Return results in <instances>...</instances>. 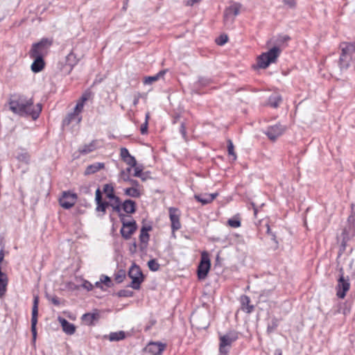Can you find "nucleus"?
<instances>
[{
    "label": "nucleus",
    "instance_id": "nucleus-23",
    "mask_svg": "<svg viewBox=\"0 0 355 355\" xmlns=\"http://www.w3.org/2000/svg\"><path fill=\"white\" fill-rule=\"evenodd\" d=\"M104 166V164L101 162H96L94 164L89 165L85 171V175H87L95 173L99 170L103 168Z\"/></svg>",
    "mask_w": 355,
    "mask_h": 355
},
{
    "label": "nucleus",
    "instance_id": "nucleus-13",
    "mask_svg": "<svg viewBox=\"0 0 355 355\" xmlns=\"http://www.w3.org/2000/svg\"><path fill=\"white\" fill-rule=\"evenodd\" d=\"M169 217L171 222V229L173 232L177 231L181 228L180 221V214L178 209L170 207L168 209Z\"/></svg>",
    "mask_w": 355,
    "mask_h": 355
},
{
    "label": "nucleus",
    "instance_id": "nucleus-36",
    "mask_svg": "<svg viewBox=\"0 0 355 355\" xmlns=\"http://www.w3.org/2000/svg\"><path fill=\"white\" fill-rule=\"evenodd\" d=\"M227 151H228L229 155H231L233 157V160H236V155L234 152V147L233 143H232V140H230V139L227 140Z\"/></svg>",
    "mask_w": 355,
    "mask_h": 355
},
{
    "label": "nucleus",
    "instance_id": "nucleus-24",
    "mask_svg": "<svg viewBox=\"0 0 355 355\" xmlns=\"http://www.w3.org/2000/svg\"><path fill=\"white\" fill-rule=\"evenodd\" d=\"M250 297L247 295H242L241 297L242 309L248 313H251L254 309V306L250 305Z\"/></svg>",
    "mask_w": 355,
    "mask_h": 355
},
{
    "label": "nucleus",
    "instance_id": "nucleus-45",
    "mask_svg": "<svg viewBox=\"0 0 355 355\" xmlns=\"http://www.w3.org/2000/svg\"><path fill=\"white\" fill-rule=\"evenodd\" d=\"M84 104L83 102H78L76 107H74L73 112L80 115L81 112L83 110Z\"/></svg>",
    "mask_w": 355,
    "mask_h": 355
},
{
    "label": "nucleus",
    "instance_id": "nucleus-57",
    "mask_svg": "<svg viewBox=\"0 0 355 355\" xmlns=\"http://www.w3.org/2000/svg\"><path fill=\"white\" fill-rule=\"evenodd\" d=\"M217 196H218V193H214L208 194V196H207V197L209 198V199L210 200V202H211L216 198Z\"/></svg>",
    "mask_w": 355,
    "mask_h": 355
},
{
    "label": "nucleus",
    "instance_id": "nucleus-58",
    "mask_svg": "<svg viewBox=\"0 0 355 355\" xmlns=\"http://www.w3.org/2000/svg\"><path fill=\"white\" fill-rule=\"evenodd\" d=\"M88 98H89V95L87 94H85L82 96L81 98L80 99V101L83 102V103L84 104L85 102L88 100Z\"/></svg>",
    "mask_w": 355,
    "mask_h": 355
},
{
    "label": "nucleus",
    "instance_id": "nucleus-54",
    "mask_svg": "<svg viewBox=\"0 0 355 355\" xmlns=\"http://www.w3.org/2000/svg\"><path fill=\"white\" fill-rule=\"evenodd\" d=\"M140 131L142 135H145L148 132V122H144L140 128Z\"/></svg>",
    "mask_w": 355,
    "mask_h": 355
},
{
    "label": "nucleus",
    "instance_id": "nucleus-2",
    "mask_svg": "<svg viewBox=\"0 0 355 355\" xmlns=\"http://www.w3.org/2000/svg\"><path fill=\"white\" fill-rule=\"evenodd\" d=\"M280 53L281 49L278 46H274L268 51L263 53L257 58V66L261 69L267 68L270 64L276 62Z\"/></svg>",
    "mask_w": 355,
    "mask_h": 355
},
{
    "label": "nucleus",
    "instance_id": "nucleus-17",
    "mask_svg": "<svg viewBox=\"0 0 355 355\" xmlns=\"http://www.w3.org/2000/svg\"><path fill=\"white\" fill-rule=\"evenodd\" d=\"M98 141L93 140L88 144H85L78 148V152L82 155H87L93 152L98 148Z\"/></svg>",
    "mask_w": 355,
    "mask_h": 355
},
{
    "label": "nucleus",
    "instance_id": "nucleus-3",
    "mask_svg": "<svg viewBox=\"0 0 355 355\" xmlns=\"http://www.w3.org/2000/svg\"><path fill=\"white\" fill-rule=\"evenodd\" d=\"M51 45L52 40L43 38L39 42L33 44L30 51V55L43 58L48 53Z\"/></svg>",
    "mask_w": 355,
    "mask_h": 355
},
{
    "label": "nucleus",
    "instance_id": "nucleus-1",
    "mask_svg": "<svg viewBox=\"0 0 355 355\" xmlns=\"http://www.w3.org/2000/svg\"><path fill=\"white\" fill-rule=\"evenodd\" d=\"M8 104L13 113L21 116H31L33 120L39 117L42 111L41 104L38 103L35 107L32 98H28L23 95H11Z\"/></svg>",
    "mask_w": 355,
    "mask_h": 355
},
{
    "label": "nucleus",
    "instance_id": "nucleus-42",
    "mask_svg": "<svg viewBox=\"0 0 355 355\" xmlns=\"http://www.w3.org/2000/svg\"><path fill=\"white\" fill-rule=\"evenodd\" d=\"M228 40V37L227 35H221L216 40V42L218 45L223 46L224 45Z\"/></svg>",
    "mask_w": 355,
    "mask_h": 355
},
{
    "label": "nucleus",
    "instance_id": "nucleus-63",
    "mask_svg": "<svg viewBox=\"0 0 355 355\" xmlns=\"http://www.w3.org/2000/svg\"><path fill=\"white\" fill-rule=\"evenodd\" d=\"M137 250V243L136 242H134L130 248V250L131 252H135Z\"/></svg>",
    "mask_w": 355,
    "mask_h": 355
},
{
    "label": "nucleus",
    "instance_id": "nucleus-51",
    "mask_svg": "<svg viewBox=\"0 0 355 355\" xmlns=\"http://www.w3.org/2000/svg\"><path fill=\"white\" fill-rule=\"evenodd\" d=\"M180 132L181 135H182L183 138L184 139H187V132H186V127L185 123L184 122L181 123L180 128Z\"/></svg>",
    "mask_w": 355,
    "mask_h": 355
},
{
    "label": "nucleus",
    "instance_id": "nucleus-31",
    "mask_svg": "<svg viewBox=\"0 0 355 355\" xmlns=\"http://www.w3.org/2000/svg\"><path fill=\"white\" fill-rule=\"evenodd\" d=\"M77 63V60L75 54L73 53H69L66 57V64L69 66L70 69Z\"/></svg>",
    "mask_w": 355,
    "mask_h": 355
},
{
    "label": "nucleus",
    "instance_id": "nucleus-64",
    "mask_svg": "<svg viewBox=\"0 0 355 355\" xmlns=\"http://www.w3.org/2000/svg\"><path fill=\"white\" fill-rule=\"evenodd\" d=\"M274 355H282V352L280 349H277L275 351V354Z\"/></svg>",
    "mask_w": 355,
    "mask_h": 355
},
{
    "label": "nucleus",
    "instance_id": "nucleus-20",
    "mask_svg": "<svg viewBox=\"0 0 355 355\" xmlns=\"http://www.w3.org/2000/svg\"><path fill=\"white\" fill-rule=\"evenodd\" d=\"M82 120V116L73 112L72 113L69 114L67 117L63 120V125H67L72 122H75L76 124L79 123Z\"/></svg>",
    "mask_w": 355,
    "mask_h": 355
},
{
    "label": "nucleus",
    "instance_id": "nucleus-4",
    "mask_svg": "<svg viewBox=\"0 0 355 355\" xmlns=\"http://www.w3.org/2000/svg\"><path fill=\"white\" fill-rule=\"evenodd\" d=\"M120 220L122 223V227L120 230L121 236L125 240L129 239L137 229V225L135 220L126 221L124 214L119 215Z\"/></svg>",
    "mask_w": 355,
    "mask_h": 355
},
{
    "label": "nucleus",
    "instance_id": "nucleus-62",
    "mask_svg": "<svg viewBox=\"0 0 355 355\" xmlns=\"http://www.w3.org/2000/svg\"><path fill=\"white\" fill-rule=\"evenodd\" d=\"M139 100V95L137 94V95H136L135 96V98L133 100V105H134V106H136L138 104Z\"/></svg>",
    "mask_w": 355,
    "mask_h": 355
},
{
    "label": "nucleus",
    "instance_id": "nucleus-32",
    "mask_svg": "<svg viewBox=\"0 0 355 355\" xmlns=\"http://www.w3.org/2000/svg\"><path fill=\"white\" fill-rule=\"evenodd\" d=\"M278 325H279V320L276 318H273L271 320L270 322H269L268 324L267 332L268 334L273 332L276 329V328L277 327Z\"/></svg>",
    "mask_w": 355,
    "mask_h": 355
},
{
    "label": "nucleus",
    "instance_id": "nucleus-9",
    "mask_svg": "<svg viewBox=\"0 0 355 355\" xmlns=\"http://www.w3.org/2000/svg\"><path fill=\"white\" fill-rule=\"evenodd\" d=\"M349 288L350 283L349 277H345L343 275H341L338 280V284L336 286V295L339 298L343 299Z\"/></svg>",
    "mask_w": 355,
    "mask_h": 355
},
{
    "label": "nucleus",
    "instance_id": "nucleus-33",
    "mask_svg": "<svg viewBox=\"0 0 355 355\" xmlns=\"http://www.w3.org/2000/svg\"><path fill=\"white\" fill-rule=\"evenodd\" d=\"M30 155L26 152L19 153L17 156V159L19 162L25 163L26 164H28L30 163Z\"/></svg>",
    "mask_w": 355,
    "mask_h": 355
},
{
    "label": "nucleus",
    "instance_id": "nucleus-44",
    "mask_svg": "<svg viewBox=\"0 0 355 355\" xmlns=\"http://www.w3.org/2000/svg\"><path fill=\"white\" fill-rule=\"evenodd\" d=\"M100 280L102 284H105L107 287L111 286L112 282L109 277H107L106 275H102Z\"/></svg>",
    "mask_w": 355,
    "mask_h": 355
},
{
    "label": "nucleus",
    "instance_id": "nucleus-28",
    "mask_svg": "<svg viewBox=\"0 0 355 355\" xmlns=\"http://www.w3.org/2000/svg\"><path fill=\"white\" fill-rule=\"evenodd\" d=\"M125 338V333L123 331L110 333L109 339L110 341H119Z\"/></svg>",
    "mask_w": 355,
    "mask_h": 355
},
{
    "label": "nucleus",
    "instance_id": "nucleus-19",
    "mask_svg": "<svg viewBox=\"0 0 355 355\" xmlns=\"http://www.w3.org/2000/svg\"><path fill=\"white\" fill-rule=\"evenodd\" d=\"M34 58V62L31 65V69L35 73H38L42 70L44 67L43 58L37 56H31Z\"/></svg>",
    "mask_w": 355,
    "mask_h": 355
},
{
    "label": "nucleus",
    "instance_id": "nucleus-10",
    "mask_svg": "<svg viewBox=\"0 0 355 355\" xmlns=\"http://www.w3.org/2000/svg\"><path fill=\"white\" fill-rule=\"evenodd\" d=\"M76 199V194L64 191L62 197L59 199V202L62 207L68 209L75 205Z\"/></svg>",
    "mask_w": 355,
    "mask_h": 355
},
{
    "label": "nucleus",
    "instance_id": "nucleus-56",
    "mask_svg": "<svg viewBox=\"0 0 355 355\" xmlns=\"http://www.w3.org/2000/svg\"><path fill=\"white\" fill-rule=\"evenodd\" d=\"M128 182H130V183L132 185V187H136V188H137V187L139 186V184L138 181H137V180H136L130 179V180L128 181Z\"/></svg>",
    "mask_w": 355,
    "mask_h": 355
},
{
    "label": "nucleus",
    "instance_id": "nucleus-46",
    "mask_svg": "<svg viewBox=\"0 0 355 355\" xmlns=\"http://www.w3.org/2000/svg\"><path fill=\"white\" fill-rule=\"evenodd\" d=\"M130 155H131L129 153V151L128 150L127 148H121L120 156L123 160L125 159V158L128 157Z\"/></svg>",
    "mask_w": 355,
    "mask_h": 355
},
{
    "label": "nucleus",
    "instance_id": "nucleus-53",
    "mask_svg": "<svg viewBox=\"0 0 355 355\" xmlns=\"http://www.w3.org/2000/svg\"><path fill=\"white\" fill-rule=\"evenodd\" d=\"M83 287L87 291H92L94 286L88 281H85L83 284Z\"/></svg>",
    "mask_w": 355,
    "mask_h": 355
},
{
    "label": "nucleus",
    "instance_id": "nucleus-12",
    "mask_svg": "<svg viewBox=\"0 0 355 355\" xmlns=\"http://www.w3.org/2000/svg\"><path fill=\"white\" fill-rule=\"evenodd\" d=\"M284 131L285 127L278 123L268 127L265 133L270 140L275 141L278 137L281 136Z\"/></svg>",
    "mask_w": 355,
    "mask_h": 355
},
{
    "label": "nucleus",
    "instance_id": "nucleus-26",
    "mask_svg": "<svg viewBox=\"0 0 355 355\" xmlns=\"http://www.w3.org/2000/svg\"><path fill=\"white\" fill-rule=\"evenodd\" d=\"M282 96L279 94H275V95H272L269 97L268 104L274 108H277L279 107V105L282 103Z\"/></svg>",
    "mask_w": 355,
    "mask_h": 355
},
{
    "label": "nucleus",
    "instance_id": "nucleus-55",
    "mask_svg": "<svg viewBox=\"0 0 355 355\" xmlns=\"http://www.w3.org/2000/svg\"><path fill=\"white\" fill-rule=\"evenodd\" d=\"M198 82L201 85L205 86L210 83V80L206 78L201 77L199 78Z\"/></svg>",
    "mask_w": 355,
    "mask_h": 355
},
{
    "label": "nucleus",
    "instance_id": "nucleus-15",
    "mask_svg": "<svg viewBox=\"0 0 355 355\" xmlns=\"http://www.w3.org/2000/svg\"><path fill=\"white\" fill-rule=\"evenodd\" d=\"M340 49L341 51L340 57L352 58L353 55L355 53V44L351 42H343L340 44Z\"/></svg>",
    "mask_w": 355,
    "mask_h": 355
},
{
    "label": "nucleus",
    "instance_id": "nucleus-49",
    "mask_svg": "<svg viewBox=\"0 0 355 355\" xmlns=\"http://www.w3.org/2000/svg\"><path fill=\"white\" fill-rule=\"evenodd\" d=\"M120 178L124 182H128L131 179L130 178V175L128 174V173L124 170L121 171V172L120 173Z\"/></svg>",
    "mask_w": 355,
    "mask_h": 355
},
{
    "label": "nucleus",
    "instance_id": "nucleus-40",
    "mask_svg": "<svg viewBox=\"0 0 355 355\" xmlns=\"http://www.w3.org/2000/svg\"><path fill=\"white\" fill-rule=\"evenodd\" d=\"M112 207V209L114 211L116 212L119 214V216L120 214H122L121 213V202H120V199L118 198V201H114V203L110 205Z\"/></svg>",
    "mask_w": 355,
    "mask_h": 355
},
{
    "label": "nucleus",
    "instance_id": "nucleus-14",
    "mask_svg": "<svg viewBox=\"0 0 355 355\" xmlns=\"http://www.w3.org/2000/svg\"><path fill=\"white\" fill-rule=\"evenodd\" d=\"M166 348V344L160 342H150L145 348V351L150 355H160Z\"/></svg>",
    "mask_w": 355,
    "mask_h": 355
},
{
    "label": "nucleus",
    "instance_id": "nucleus-35",
    "mask_svg": "<svg viewBox=\"0 0 355 355\" xmlns=\"http://www.w3.org/2000/svg\"><path fill=\"white\" fill-rule=\"evenodd\" d=\"M208 193L200 194V195H195L194 198L198 201L200 202L202 205H207L210 203V200L208 197Z\"/></svg>",
    "mask_w": 355,
    "mask_h": 355
},
{
    "label": "nucleus",
    "instance_id": "nucleus-7",
    "mask_svg": "<svg viewBox=\"0 0 355 355\" xmlns=\"http://www.w3.org/2000/svg\"><path fill=\"white\" fill-rule=\"evenodd\" d=\"M211 262L209 254L206 251L201 253V260L198 266V277L199 279H204L210 269Z\"/></svg>",
    "mask_w": 355,
    "mask_h": 355
},
{
    "label": "nucleus",
    "instance_id": "nucleus-11",
    "mask_svg": "<svg viewBox=\"0 0 355 355\" xmlns=\"http://www.w3.org/2000/svg\"><path fill=\"white\" fill-rule=\"evenodd\" d=\"M38 296H34L33 305L32 309V318H31V332L33 334V338L35 340L37 336L36 325L37 323V315H38Z\"/></svg>",
    "mask_w": 355,
    "mask_h": 355
},
{
    "label": "nucleus",
    "instance_id": "nucleus-38",
    "mask_svg": "<svg viewBox=\"0 0 355 355\" xmlns=\"http://www.w3.org/2000/svg\"><path fill=\"white\" fill-rule=\"evenodd\" d=\"M227 224L232 227L236 228L241 226V221L238 218H232L227 220Z\"/></svg>",
    "mask_w": 355,
    "mask_h": 355
},
{
    "label": "nucleus",
    "instance_id": "nucleus-34",
    "mask_svg": "<svg viewBox=\"0 0 355 355\" xmlns=\"http://www.w3.org/2000/svg\"><path fill=\"white\" fill-rule=\"evenodd\" d=\"M96 211H101L103 213V214L105 213L106 208L110 206V203L107 202H103L101 200V202H96Z\"/></svg>",
    "mask_w": 355,
    "mask_h": 355
},
{
    "label": "nucleus",
    "instance_id": "nucleus-21",
    "mask_svg": "<svg viewBox=\"0 0 355 355\" xmlns=\"http://www.w3.org/2000/svg\"><path fill=\"white\" fill-rule=\"evenodd\" d=\"M122 209L127 214H133L136 211V203L132 200H125L122 204Z\"/></svg>",
    "mask_w": 355,
    "mask_h": 355
},
{
    "label": "nucleus",
    "instance_id": "nucleus-18",
    "mask_svg": "<svg viewBox=\"0 0 355 355\" xmlns=\"http://www.w3.org/2000/svg\"><path fill=\"white\" fill-rule=\"evenodd\" d=\"M62 330L68 335H72L76 331V327L73 324L70 323L64 318H60Z\"/></svg>",
    "mask_w": 355,
    "mask_h": 355
},
{
    "label": "nucleus",
    "instance_id": "nucleus-29",
    "mask_svg": "<svg viewBox=\"0 0 355 355\" xmlns=\"http://www.w3.org/2000/svg\"><path fill=\"white\" fill-rule=\"evenodd\" d=\"M98 318V313H85L82 316V320L87 324H91L94 320H97Z\"/></svg>",
    "mask_w": 355,
    "mask_h": 355
},
{
    "label": "nucleus",
    "instance_id": "nucleus-37",
    "mask_svg": "<svg viewBox=\"0 0 355 355\" xmlns=\"http://www.w3.org/2000/svg\"><path fill=\"white\" fill-rule=\"evenodd\" d=\"M148 266L152 271H157L159 269V264L156 261L155 259H151L148 262Z\"/></svg>",
    "mask_w": 355,
    "mask_h": 355
},
{
    "label": "nucleus",
    "instance_id": "nucleus-50",
    "mask_svg": "<svg viewBox=\"0 0 355 355\" xmlns=\"http://www.w3.org/2000/svg\"><path fill=\"white\" fill-rule=\"evenodd\" d=\"M132 295V292L127 290H121L119 292L120 297H130Z\"/></svg>",
    "mask_w": 355,
    "mask_h": 355
},
{
    "label": "nucleus",
    "instance_id": "nucleus-60",
    "mask_svg": "<svg viewBox=\"0 0 355 355\" xmlns=\"http://www.w3.org/2000/svg\"><path fill=\"white\" fill-rule=\"evenodd\" d=\"M284 2L289 5L290 7H294L295 6V2L293 0H284Z\"/></svg>",
    "mask_w": 355,
    "mask_h": 355
},
{
    "label": "nucleus",
    "instance_id": "nucleus-61",
    "mask_svg": "<svg viewBox=\"0 0 355 355\" xmlns=\"http://www.w3.org/2000/svg\"><path fill=\"white\" fill-rule=\"evenodd\" d=\"M200 1L201 0H189L187 1V5L191 6L194 5L195 3L200 2Z\"/></svg>",
    "mask_w": 355,
    "mask_h": 355
},
{
    "label": "nucleus",
    "instance_id": "nucleus-8",
    "mask_svg": "<svg viewBox=\"0 0 355 355\" xmlns=\"http://www.w3.org/2000/svg\"><path fill=\"white\" fill-rule=\"evenodd\" d=\"M241 4L234 3L224 11V22L225 24H232L234 21V17L240 13Z\"/></svg>",
    "mask_w": 355,
    "mask_h": 355
},
{
    "label": "nucleus",
    "instance_id": "nucleus-47",
    "mask_svg": "<svg viewBox=\"0 0 355 355\" xmlns=\"http://www.w3.org/2000/svg\"><path fill=\"white\" fill-rule=\"evenodd\" d=\"M135 172H134V174L133 175L135 177H141V173H143V167L142 166H135Z\"/></svg>",
    "mask_w": 355,
    "mask_h": 355
},
{
    "label": "nucleus",
    "instance_id": "nucleus-39",
    "mask_svg": "<svg viewBox=\"0 0 355 355\" xmlns=\"http://www.w3.org/2000/svg\"><path fill=\"white\" fill-rule=\"evenodd\" d=\"M125 277V272L123 270H119L115 275V281L117 283H121Z\"/></svg>",
    "mask_w": 355,
    "mask_h": 355
},
{
    "label": "nucleus",
    "instance_id": "nucleus-5",
    "mask_svg": "<svg viewBox=\"0 0 355 355\" xmlns=\"http://www.w3.org/2000/svg\"><path fill=\"white\" fill-rule=\"evenodd\" d=\"M128 276L132 279L129 286L133 289H139L141 283L144 281V275L140 268L135 264L132 265L128 271Z\"/></svg>",
    "mask_w": 355,
    "mask_h": 355
},
{
    "label": "nucleus",
    "instance_id": "nucleus-16",
    "mask_svg": "<svg viewBox=\"0 0 355 355\" xmlns=\"http://www.w3.org/2000/svg\"><path fill=\"white\" fill-rule=\"evenodd\" d=\"M152 230L150 225H144L140 231L139 241L141 242V248L144 249L146 248L149 241L150 235L148 232Z\"/></svg>",
    "mask_w": 355,
    "mask_h": 355
},
{
    "label": "nucleus",
    "instance_id": "nucleus-27",
    "mask_svg": "<svg viewBox=\"0 0 355 355\" xmlns=\"http://www.w3.org/2000/svg\"><path fill=\"white\" fill-rule=\"evenodd\" d=\"M124 194L132 198H139L141 192L136 187H129L124 189Z\"/></svg>",
    "mask_w": 355,
    "mask_h": 355
},
{
    "label": "nucleus",
    "instance_id": "nucleus-48",
    "mask_svg": "<svg viewBox=\"0 0 355 355\" xmlns=\"http://www.w3.org/2000/svg\"><path fill=\"white\" fill-rule=\"evenodd\" d=\"M47 297L54 305L59 306L60 304V300L57 296H48Z\"/></svg>",
    "mask_w": 355,
    "mask_h": 355
},
{
    "label": "nucleus",
    "instance_id": "nucleus-30",
    "mask_svg": "<svg viewBox=\"0 0 355 355\" xmlns=\"http://www.w3.org/2000/svg\"><path fill=\"white\" fill-rule=\"evenodd\" d=\"M164 73H165L164 71H159V73H157L155 76L146 77V78H145L144 83L145 85L152 84L153 83H154V82L157 81V80H159V78L161 76H163Z\"/></svg>",
    "mask_w": 355,
    "mask_h": 355
},
{
    "label": "nucleus",
    "instance_id": "nucleus-43",
    "mask_svg": "<svg viewBox=\"0 0 355 355\" xmlns=\"http://www.w3.org/2000/svg\"><path fill=\"white\" fill-rule=\"evenodd\" d=\"M80 191L83 194H91V189L89 184H83L80 187Z\"/></svg>",
    "mask_w": 355,
    "mask_h": 355
},
{
    "label": "nucleus",
    "instance_id": "nucleus-41",
    "mask_svg": "<svg viewBox=\"0 0 355 355\" xmlns=\"http://www.w3.org/2000/svg\"><path fill=\"white\" fill-rule=\"evenodd\" d=\"M123 161L125 162L128 165H129L131 167H135L137 165V161L135 157L132 155H130L128 157L125 158Z\"/></svg>",
    "mask_w": 355,
    "mask_h": 355
},
{
    "label": "nucleus",
    "instance_id": "nucleus-22",
    "mask_svg": "<svg viewBox=\"0 0 355 355\" xmlns=\"http://www.w3.org/2000/svg\"><path fill=\"white\" fill-rule=\"evenodd\" d=\"M352 62V58L340 57L338 60V67L340 72L345 71Z\"/></svg>",
    "mask_w": 355,
    "mask_h": 355
},
{
    "label": "nucleus",
    "instance_id": "nucleus-25",
    "mask_svg": "<svg viewBox=\"0 0 355 355\" xmlns=\"http://www.w3.org/2000/svg\"><path fill=\"white\" fill-rule=\"evenodd\" d=\"M103 192L107 198L114 201H118L119 197L116 196L114 193V187L111 184H106L103 187Z\"/></svg>",
    "mask_w": 355,
    "mask_h": 355
},
{
    "label": "nucleus",
    "instance_id": "nucleus-52",
    "mask_svg": "<svg viewBox=\"0 0 355 355\" xmlns=\"http://www.w3.org/2000/svg\"><path fill=\"white\" fill-rule=\"evenodd\" d=\"M96 196H95V201L96 202H101V200H102V193H101V191L100 190L99 188H98L96 191V193H95Z\"/></svg>",
    "mask_w": 355,
    "mask_h": 355
},
{
    "label": "nucleus",
    "instance_id": "nucleus-6",
    "mask_svg": "<svg viewBox=\"0 0 355 355\" xmlns=\"http://www.w3.org/2000/svg\"><path fill=\"white\" fill-rule=\"evenodd\" d=\"M238 338L237 334L230 332L220 337L219 351L221 355H227L229 347Z\"/></svg>",
    "mask_w": 355,
    "mask_h": 355
},
{
    "label": "nucleus",
    "instance_id": "nucleus-59",
    "mask_svg": "<svg viewBox=\"0 0 355 355\" xmlns=\"http://www.w3.org/2000/svg\"><path fill=\"white\" fill-rule=\"evenodd\" d=\"M267 233H268V234H270V235H271V236H272V239L273 241H275L276 236H275V235L274 234H272V233L271 232V231H270V228L269 225H267Z\"/></svg>",
    "mask_w": 355,
    "mask_h": 355
}]
</instances>
